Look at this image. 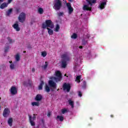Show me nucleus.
<instances>
[{
	"label": "nucleus",
	"mask_w": 128,
	"mask_h": 128,
	"mask_svg": "<svg viewBox=\"0 0 128 128\" xmlns=\"http://www.w3.org/2000/svg\"><path fill=\"white\" fill-rule=\"evenodd\" d=\"M12 122H13L12 118H9L8 121V122L10 126H12Z\"/></svg>",
	"instance_id": "nucleus-21"
},
{
	"label": "nucleus",
	"mask_w": 128,
	"mask_h": 128,
	"mask_svg": "<svg viewBox=\"0 0 128 128\" xmlns=\"http://www.w3.org/2000/svg\"><path fill=\"white\" fill-rule=\"evenodd\" d=\"M15 58L16 62H20V53H18L16 55Z\"/></svg>",
	"instance_id": "nucleus-18"
},
{
	"label": "nucleus",
	"mask_w": 128,
	"mask_h": 128,
	"mask_svg": "<svg viewBox=\"0 0 128 128\" xmlns=\"http://www.w3.org/2000/svg\"><path fill=\"white\" fill-rule=\"evenodd\" d=\"M16 30V32H20V28L18 26V22L16 21L15 24L12 26Z\"/></svg>",
	"instance_id": "nucleus-12"
},
{
	"label": "nucleus",
	"mask_w": 128,
	"mask_h": 128,
	"mask_svg": "<svg viewBox=\"0 0 128 128\" xmlns=\"http://www.w3.org/2000/svg\"><path fill=\"white\" fill-rule=\"evenodd\" d=\"M8 42H9V44H12V42H14V40L12 41V40L10 38V37L8 36L7 38Z\"/></svg>",
	"instance_id": "nucleus-30"
},
{
	"label": "nucleus",
	"mask_w": 128,
	"mask_h": 128,
	"mask_svg": "<svg viewBox=\"0 0 128 128\" xmlns=\"http://www.w3.org/2000/svg\"><path fill=\"white\" fill-rule=\"evenodd\" d=\"M48 62H46L45 64L42 66V68H43V70H46V68H48Z\"/></svg>",
	"instance_id": "nucleus-26"
},
{
	"label": "nucleus",
	"mask_w": 128,
	"mask_h": 128,
	"mask_svg": "<svg viewBox=\"0 0 128 128\" xmlns=\"http://www.w3.org/2000/svg\"><path fill=\"white\" fill-rule=\"evenodd\" d=\"M36 117L34 114L32 117L30 116H29V121L32 126H36V123H34V122L36 120Z\"/></svg>",
	"instance_id": "nucleus-6"
},
{
	"label": "nucleus",
	"mask_w": 128,
	"mask_h": 128,
	"mask_svg": "<svg viewBox=\"0 0 128 128\" xmlns=\"http://www.w3.org/2000/svg\"><path fill=\"white\" fill-rule=\"evenodd\" d=\"M110 116H111L112 118H114V115L112 114V115H110Z\"/></svg>",
	"instance_id": "nucleus-50"
},
{
	"label": "nucleus",
	"mask_w": 128,
	"mask_h": 128,
	"mask_svg": "<svg viewBox=\"0 0 128 128\" xmlns=\"http://www.w3.org/2000/svg\"><path fill=\"white\" fill-rule=\"evenodd\" d=\"M28 84L30 86H32V81H31V80H28Z\"/></svg>",
	"instance_id": "nucleus-38"
},
{
	"label": "nucleus",
	"mask_w": 128,
	"mask_h": 128,
	"mask_svg": "<svg viewBox=\"0 0 128 128\" xmlns=\"http://www.w3.org/2000/svg\"><path fill=\"white\" fill-rule=\"evenodd\" d=\"M72 38H74V40H76L78 38V34L76 33H74L71 36Z\"/></svg>",
	"instance_id": "nucleus-31"
},
{
	"label": "nucleus",
	"mask_w": 128,
	"mask_h": 128,
	"mask_svg": "<svg viewBox=\"0 0 128 128\" xmlns=\"http://www.w3.org/2000/svg\"><path fill=\"white\" fill-rule=\"evenodd\" d=\"M0 108H2V106H1L0 105Z\"/></svg>",
	"instance_id": "nucleus-55"
},
{
	"label": "nucleus",
	"mask_w": 128,
	"mask_h": 128,
	"mask_svg": "<svg viewBox=\"0 0 128 128\" xmlns=\"http://www.w3.org/2000/svg\"><path fill=\"white\" fill-rule=\"evenodd\" d=\"M9 62H10V64H12V61H10Z\"/></svg>",
	"instance_id": "nucleus-53"
},
{
	"label": "nucleus",
	"mask_w": 128,
	"mask_h": 128,
	"mask_svg": "<svg viewBox=\"0 0 128 128\" xmlns=\"http://www.w3.org/2000/svg\"><path fill=\"white\" fill-rule=\"evenodd\" d=\"M69 2H74V0H69Z\"/></svg>",
	"instance_id": "nucleus-48"
},
{
	"label": "nucleus",
	"mask_w": 128,
	"mask_h": 128,
	"mask_svg": "<svg viewBox=\"0 0 128 128\" xmlns=\"http://www.w3.org/2000/svg\"><path fill=\"white\" fill-rule=\"evenodd\" d=\"M90 36H88V38H90Z\"/></svg>",
	"instance_id": "nucleus-54"
},
{
	"label": "nucleus",
	"mask_w": 128,
	"mask_h": 128,
	"mask_svg": "<svg viewBox=\"0 0 128 128\" xmlns=\"http://www.w3.org/2000/svg\"><path fill=\"white\" fill-rule=\"evenodd\" d=\"M12 12V8H10L6 12V14H7V16H10V14H11Z\"/></svg>",
	"instance_id": "nucleus-27"
},
{
	"label": "nucleus",
	"mask_w": 128,
	"mask_h": 128,
	"mask_svg": "<svg viewBox=\"0 0 128 128\" xmlns=\"http://www.w3.org/2000/svg\"><path fill=\"white\" fill-rule=\"evenodd\" d=\"M10 109H8V108H5L3 112V116H4V118H8V116H10Z\"/></svg>",
	"instance_id": "nucleus-9"
},
{
	"label": "nucleus",
	"mask_w": 128,
	"mask_h": 128,
	"mask_svg": "<svg viewBox=\"0 0 128 128\" xmlns=\"http://www.w3.org/2000/svg\"><path fill=\"white\" fill-rule=\"evenodd\" d=\"M46 28L48 30V34H50V36H52L54 34V30L48 28Z\"/></svg>",
	"instance_id": "nucleus-23"
},
{
	"label": "nucleus",
	"mask_w": 128,
	"mask_h": 128,
	"mask_svg": "<svg viewBox=\"0 0 128 128\" xmlns=\"http://www.w3.org/2000/svg\"><path fill=\"white\" fill-rule=\"evenodd\" d=\"M68 102L69 104V105L72 106V108H74V102L72 100H68Z\"/></svg>",
	"instance_id": "nucleus-17"
},
{
	"label": "nucleus",
	"mask_w": 128,
	"mask_h": 128,
	"mask_svg": "<svg viewBox=\"0 0 128 128\" xmlns=\"http://www.w3.org/2000/svg\"><path fill=\"white\" fill-rule=\"evenodd\" d=\"M56 120H60V122H64V116H57Z\"/></svg>",
	"instance_id": "nucleus-20"
},
{
	"label": "nucleus",
	"mask_w": 128,
	"mask_h": 128,
	"mask_svg": "<svg viewBox=\"0 0 128 128\" xmlns=\"http://www.w3.org/2000/svg\"><path fill=\"white\" fill-rule=\"evenodd\" d=\"M24 86H26V82H24Z\"/></svg>",
	"instance_id": "nucleus-47"
},
{
	"label": "nucleus",
	"mask_w": 128,
	"mask_h": 128,
	"mask_svg": "<svg viewBox=\"0 0 128 128\" xmlns=\"http://www.w3.org/2000/svg\"><path fill=\"white\" fill-rule=\"evenodd\" d=\"M16 12H17V14L20 12V8H16Z\"/></svg>",
	"instance_id": "nucleus-40"
},
{
	"label": "nucleus",
	"mask_w": 128,
	"mask_h": 128,
	"mask_svg": "<svg viewBox=\"0 0 128 128\" xmlns=\"http://www.w3.org/2000/svg\"><path fill=\"white\" fill-rule=\"evenodd\" d=\"M10 70H14L16 68V66H14V64H10Z\"/></svg>",
	"instance_id": "nucleus-32"
},
{
	"label": "nucleus",
	"mask_w": 128,
	"mask_h": 128,
	"mask_svg": "<svg viewBox=\"0 0 128 128\" xmlns=\"http://www.w3.org/2000/svg\"><path fill=\"white\" fill-rule=\"evenodd\" d=\"M18 19L20 22H24V20H26V14L24 12L20 13L19 15Z\"/></svg>",
	"instance_id": "nucleus-5"
},
{
	"label": "nucleus",
	"mask_w": 128,
	"mask_h": 128,
	"mask_svg": "<svg viewBox=\"0 0 128 128\" xmlns=\"http://www.w3.org/2000/svg\"><path fill=\"white\" fill-rule=\"evenodd\" d=\"M8 50H10V46H7L4 48V52H8Z\"/></svg>",
	"instance_id": "nucleus-36"
},
{
	"label": "nucleus",
	"mask_w": 128,
	"mask_h": 128,
	"mask_svg": "<svg viewBox=\"0 0 128 128\" xmlns=\"http://www.w3.org/2000/svg\"><path fill=\"white\" fill-rule=\"evenodd\" d=\"M82 88H86V81L83 82V84L82 85Z\"/></svg>",
	"instance_id": "nucleus-35"
},
{
	"label": "nucleus",
	"mask_w": 128,
	"mask_h": 128,
	"mask_svg": "<svg viewBox=\"0 0 128 128\" xmlns=\"http://www.w3.org/2000/svg\"><path fill=\"white\" fill-rule=\"evenodd\" d=\"M86 1L90 4V6H92V4H96V0H86Z\"/></svg>",
	"instance_id": "nucleus-16"
},
{
	"label": "nucleus",
	"mask_w": 128,
	"mask_h": 128,
	"mask_svg": "<svg viewBox=\"0 0 128 128\" xmlns=\"http://www.w3.org/2000/svg\"><path fill=\"white\" fill-rule=\"evenodd\" d=\"M63 90H66L68 92H70V84H66V83H64L62 86Z\"/></svg>",
	"instance_id": "nucleus-7"
},
{
	"label": "nucleus",
	"mask_w": 128,
	"mask_h": 128,
	"mask_svg": "<svg viewBox=\"0 0 128 128\" xmlns=\"http://www.w3.org/2000/svg\"><path fill=\"white\" fill-rule=\"evenodd\" d=\"M62 67L63 68H66V62H70V57L66 54H63L62 56Z\"/></svg>",
	"instance_id": "nucleus-1"
},
{
	"label": "nucleus",
	"mask_w": 128,
	"mask_h": 128,
	"mask_svg": "<svg viewBox=\"0 0 128 128\" xmlns=\"http://www.w3.org/2000/svg\"><path fill=\"white\" fill-rule=\"evenodd\" d=\"M32 72H36V69H34V68H32Z\"/></svg>",
	"instance_id": "nucleus-45"
},
{
	"label": "nucleus",
	"mask_w": 128,
	"mask_h": 128,
	"mask_svg": "<svg viewBox=\"0 0 128 128\" xmlns=\"http://www.w3.org/2000/svg\"><path fill=\"white\" fill-rule=\"evenodd\" d=\"M32 104L33 106H40V102H32Z\"/></svg>",
	"instance_id": "nucleus-28"
},
{
	"label": "nucleus",
	"mask_w": 128,
	"mask_h": 128,
	"mask_svg": "<svg viewBox=\"0 0 128 128\" xmlns=\"http://www.w3.org/2000/svg\"><path fill=\"white\" fill-rule=\"evenodd\" d=\"M35 100L37 102H40L42 100V96L40 94H38L36 96Z\"/></svg>",
	"instance_id": "nucleus-13"
},
{
	"label": "nucleus",
	"mask_w": 128,
	"mask_h": 128,
	"mask_svg": "<svg viewBox=\"0 0 128 128\" xmlns=\"http://www.w3.org/2000/svg\"><path fill=\"white\" fill-rule=\"evenodd\" d=\"M47 116H48V118H50V112H48Z\"/></svg>",
	"instance_id": "nucleus-42"
},
{
	"label": "nucleus",
	"mask_w": 128,
	"mask_h": 128,
	"mask_svg": "<svg viewBox=\"0 0 128 128\" xmlns=\"http://www.w3.org/2000/svg\"><path fill=\"white\" fill-rule=\"evenodd\" d=\"M58 30H60V25H58V24H57L55 28V32H58Z\"/></svg>",
	"instance_id": "nucleus-34"
},
{
	"label": "nucleus",
	"mask_w": 128,
	"mask_h": 128,
	"mask_svg": "<svg viewBox=\"0 0 128 128\" xmlns=\"http://www.w3.org/2000/svg\"><path fill=\"white\" fill-rule=\"evenodd\" d=\"M78 96L80 98H82V92L80 91L78 92Z\"/></svg>",
	"instance_id": "nucleus-41"
},
{
	"label": "nucleus",
	"mask_w": 128,
	"mask_h": 128,
	"mask_svg": "<svg viewBox=\"0 0 128 128\" xmlns=\"http://www.w3.org/2000/svg\"><path fill=\"white\" fill-rule=\"evenodd\" d=\"M45 90L46 92H50V86H48V84H46L45 85Z\"/></svg>",
	"instance_id": "nucleus-24"
},
{
	"label": "nucleus",
	"mask_w": 128,
	"mask_h": 128,
	"mask_svg": "<svg viewBox=\"0 0 128 128\" xmlns=\"http://www.w3.org/2000/svg\"><path fill=\"white\" fill-rule=\"evenodd\" d=\"M28 48H32V46H28Z\"/></svg>",
	"instance_id": "nucleus-51"
},
{
	"label": "nucleus",
	"mask_w": 128,
	"mask_h": 128,
	"mask_svg": "<svg viewBox=\"0 0 128 128\" xmlns=\"http://www.w3.org/2000/svg\"><path fill=\"white\" fill-rule=\"evenodd\" d=\"M4 0H0V4H2V2H4Z\"/></svg>",
	"instance_id": "nucleus-46"
},
{
	"label": "nucleus",
	"mask_w": 128,
	"mask_h": 128,
	"mask_svg": "<svg viewBox=\"0 0 128 128\" xmlns=\"http://www.w3.org/2000/svg\"><path fill=\"white\" fill-rule=\"evenodd\" d=\"M66 6L68 8V12L70 14L74 12V8L72 7V4H70V2L66 3Z\"/></svg>",
	"instance_id": "nucleus-11"
},
{
	"label": "nucleus",
	"mask_w": 128,
	"mask_h": 128,
	"mask_svg": "<svg viewBox=\"0 0 128 128\" xmlns=\"http://www.w3.org/2000/svg\"><path fill=\"white\" fill-rule=\"evenodd\" d=\"M54 26L50 20H46V23H43L42 24V28L44 29H46V28H54Z\"/></svg>",
	"instance_id": "nucleus-2"
},
{
	"label": "nucleus",
	"mask_w": 128,
	"mask_h": 128,
	"mask_svg": "<svg viewBox=\"0 0 128 128\" xmlns=\"http://www.w3.org/2000/svg\"><path fill=\"white\" fill-rule=\"evenodd\" d=\"M46 52H42V56L44 57V58H45V56H46Z\"/></svg>",
	"instance_id": "nucleus-37"
},
{
	"label": "nucleus",
	"mask_w": 128,
	"mask_h": 128,
	"mask_svg": "<svg viewBox=\"0 0 128 128\" xmlns=\"http://www.w3.org/2000/svg\"><path fill=\"white\" fill-rule=\"evenodd\" d=\"M38 12H39L40 14H44V9L42 8H40L38 9Z\"/></svg>",
	"instance_id": "nucleus-29"
},
{
	"label": "nucleus",
	"mask_w": 128,
	"mask_h": 128,
	"mask_svg": "<svg viewBox=\"0 0 128 128\" xmlns=\"http://www.w3.org/2000/svg\"><path fill=\"white\" fill-rule=\"evenodd\" d=\"M79 48H80V49L82 48V46H80Z\"/></svg>",
	"instance_id": "nucleus-49"
},
{
	"label": "nucleus",
	"mask_w": 128,
	"mask_h": 128,
	"mask_svg": "<svg viewBox=\"0 0 128 128\" xmlns=\"http://www.w3.org/2000/svg\"><path fill=\"white\" fill-rule=\"evenodd\" d=\"M10 92L12 96H14V94H18V89H16V87L12 86L11 87L10 89Z\"/></svg>",
	"instance_id": "nucleus-8"
},
{
	"label": "nucleus",
	"mask_w": 128,
	"mask_h": 128,
	"mask_svg": "<svg viewBox=\"0 0 128 128\" xmlns=\"http://www.w3.org/2000/svg\"><path fill=\"white\" fill-rule=\"evenodd\" d=\"M56 77H50V80H55L56 82H60L62 78V73L60 71H57L56 72Z\"/></svg>",
	"instance_id": "nucleus-3"
},
{
	"label": "nucleus",
	"mask_w": 128,
	"mask_h": 128,
	"mask_svg": "<svg viewBox=\"0 0 128 128\" xmlns=\"http://www.w3.org/2000/svg\"><path fill=\"white\" fill-rule=\"evenodd\" d=\"M23 52L26 53V51H24Z\"/></svg>",
	"instance_id": "nucleus-52"
},
{
	"label": "nucleus",
	"mask_w": 128,
	"mask_h": 128,
	"mask_svg": "<svg viewBox=\"0 0 128 128\" xmlns=\"http://www.w3.org/2000/svg\"><path fill=\"white\" fill-rule=\"evenodd\" d=\"M106 2H102L100 4L99 8H100V10H104V8L106 6Z\"/></svg>",
	"instance_id": "nucleus-15"
},
{
	"label": "nucleus",
	"mask_w": 128,
	"mask_h": 128,
	"mask_svg": "<svg viewBox=\"0 0 128 128\" xmlns=\"http://www.w3.org/2000/svg\"><path fill=\"white\" fill-rule=\"evenodd\" d=\"M12 2V0H8V4H10Z\"/></svg>",
	"instance_id": "nucleus-44"
},
{
	"label": "nucleus",
	"mask_w": 128,
	"mask_h": 128,
	"mask_svg": "<svg viewBox=\"0 0 128 128\" xmlns=\"http://www.w3.org/2000/svg\"><path fill=\"white\" fill-rule=\"evenodd\" d=\"M8 4L6 2L2 3L0 6V8H1L2 10H4V8L8 7Z\"/></svg>",
	"instance_id": "nucleus-19"
},
{
	"label": "nucleus",
	"mask_w": 128,
	"mask_h": 128,
	"mask_svg": "<svg viewBox=\"0 0 128 128\" xmlns=\"http://www.w3.org/2000/svg\"><path fill=\"white\" fill-rule=\"evenodd\" d=\"M62 6V1L60 0H57V1L54 4V8L55 10H60Z\"/></svg>",
	"instance_id": "nucleus-4"
},
{
	"label": "nucleus",
	"mask_w": 128,
	"mask_h": 128,
	"mask_svg": "<svg viewBox=\"0 0 128 128\" xmlns=\"http://www.w3.org/2000/svg\"><path fill=\"white\" fill-rule=\"evenodd\" d=\"M80 78H82V76H78L76 77V82H77L78 84H80Z\"/></svg>",
	"instance_id": "nucleus-25"
},
{
	"label": "nucleus",
	"mask_w": 128,
	"mask_h": 128,
	"mask_svg": "<svg viewBox=\"0 0 128 128\" xmlns=\"http://www.w3.org/2000/svg\"><path fill=\"white\" fill-rule=\"evenodd\" d=\"M64 76H66V74H65V75H64Z\"/></svg>",
	"instance_id": "nucleus-56"
},
{
	"label": "nucleus",
	"mask_w": 128,
	"mask_h": 128,
	"mask_svg": "<svg viewBox=\"0 0 128 128\" xmlns=\"http://www.w3.org/2000/svg\"><path fill=\"white\" fill-rule=\"evenodd\" d=\"M86 42L84 41V40H83L82 41V44L84 45H86Z\"/></svg>",
	"instance_id": "nucleus-43"
},
{
	"label": "nucleus",
	"mask_w": 128,
	"mask_h": 128,
	"mask_svg": "<svg viewBox=\"0 0 128 128\" xmlns=\"http://www.w3.org/2000/svg\"><path fill=\"white\" fill-rule=\"evenodd\" d=\"M83 10H87V12H90L92 10V8L91 7H89L88 5H84L83 7Z\"/></svg>",
	"instance_id": "nucleus-14"
},
{
	"label": "nucleus",
	"mask_w": 128,
	"mask_h": 128,
	"mask_svg": "<svg viewBox=\"0 0 128 128\" xmlns=\"http://www.w3.org/2000/svg\"><path fill=\"white\" fill-rule=\"evenodd\" d=\"M48 86H50V88H56V84L52 80H50L48 81Z\"/></svg>",
	"instance_id": "nucleus-10"
},
{
	"label": "nucleus",
	"mask_w": 128,
	"mask_h": 128,
	"mask_svg": "<svg viewBox=\"0 0 128 128\" xmlns=\"http://www.w3.org/2000/svg\"><path fill=\"white\" fill-rule=\"evenodd\" d=\"M68 110L66 109V108H63L62 110V114H66V112H68Z\"/></svg>",
	"instance_id": "nucleus-33"
},
{
	"label": "nucleus",
	"mask_w": 128,
	"mask_h": 128,
	"mask_svg": "<svg viewBox=\"0 0 128 128\" xmlns=\"http://www.w3.org/2000/svg\"><path fill=\"white\" fill-rule=\"evenodd\" d=\"M44 84V82L43 80H42L40 82V83L39 86H38V90H42V86H43Z\"/></svg>",
	"instance_id": "nucleus-22"
},
{
	"label": "nucleus",
	"mask_w": 128,
	"mask_h": 128,
	"mask_svg": "<svg viewBox=\"0 0 128 128\" xmlns=\"http://www.w3.org/2000/svg\"><path fill=\"white\" fill-rule=\"evenodd\" d=\"M58 16H64V12H60L58 14Z\"/></svg>",
	"instance_id": "nucleus-39"
}]
</instances>
